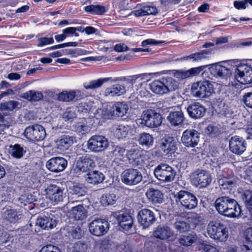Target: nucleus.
<instances>
[{"label":"nucleus","instance_id":"nucleus-59","mask_svg":"<svg viewBox=\"0 0 252 252\" xmlns=\"http://www.w3.org/2000/svg\"><path fill=\"white\" fill-rule=\"evenodd\" d=\"M38 47H42L46 45L53 44L54 42V39L52 37L48 38L46 37L38 38L37 39Z\"/></svg>","mask_w":252,"mask_h":252},{"label":"nucleus","instance_id":"nucleus-46","mask_svg":"<svg viewBox=\"0 0 252 252\" xmlns=\"http://www.w3.org/2000/svg\"><path fill=\"white\" fill-rule=\"evenodd\" d=\"M219 184L222 189H229L236 186V181L234 179L223 178L219 180Z\"/></svg>","mask_w":252,"mask_h":252},{"label":"nucleus","instance_id":"nucleus-15","mask_svg":"<svg viewBox=\"0 0 252 252\" xmlns=\"http://www.w3.org/2000/svg\"><path fill=\"white\" fill-rule=\"evenodd\" d=\"M88 199L82 200H75L69 202V204H74L70 210L71 217L75 220H83L85 219L88 216V211L84 206L83 202L88 201Z\"/></svg>","mask_w":252,"mask_h":252},{"label":"nucleus","instance_id":"nucleus-14","mask_svg":"<svg viewBox=\"0 0 252 252\" xmlns=\"http://www.w3.org/2000/svg\"><path fill=\"white\" fill-rule=\"evenodd\" d=\"M95 166V163L90 156L86 155L77 158L74 170L76 173L89 172Z\"/></svg>","mask_w":252,"mask_h":252},{"label":"nucleus","instance_id":"nucleus-24","mask_svg":"<svg viewBox=\"0 0 252 252\" xmlns=\"http://www.w3.org/2000/svg\"><path fill=\"white\" fill-rule=\"evenodd\" d=\"M116 218L120 226L124 230L128 231L132 226L133 220L132 217L128 214L116 213Z\"/></svg>","mask_w":252,"mask_h":252},{"label":"nucleus","instance_id":"nucleus-2","mask_svg":"<svg viewBox=\"0 0 252 252\" xmlns=\"http://www.w3.org/2000/svg\"><path fill=\"white\" fill-rule=\"evenodd\" d=\"M215 206L220 215L228 218H234L241 216V206L236 200L229 196H224L217 198Z\"/></svg>","mask_w":252,"mask_h":252},{"label":"nucleus","instance_id":"nucleus-61","mask_svg":"<svg viewBox=\"0 0 252 252\" xmlns=\"http://www.w3.org/2000/svg\"><path fill=\"white\" fill-rule=\"evenodd\" d=\"M206 133L212 137H216L218 135V128L212 125H209L205 129Z\"/></svg>","mask_w":252,"mask_h":252},{"label":"nucleus","instance_id":"nucleus-63","mask_svg":"<svg viewBox=\"0 0 252 252\" xmlns=\"http://www.w3.org/2000/svg\"><path fill=\"white\" fill-rule=\"evenodd\" d=\"M40 252H61V251L57 246L47 245L41 249Z\"/></svg>","mask_w":252,"mask_h":252},{"label":"nucleus","instance_id":"nucleus-13","mask_svg":"<svg viewBox=\"0 0 252 252\" xmlns=\"http://www.w3.org/2000/svg\"><path fill=\"white\" fill-rule=\"evenodd\" d=\"M109 229V223L102 219H95L89 224V230L94 236L99 237L106 234Z\"/></svg>","mask_w":252,"mask_h":252},{"label":"nucleus","instance_id":"nucleus-54","mask_svg":"<svg viewBox=\"0 0 252 252\" xmlns=\"http://www.w3.org/2000/svg\"><path fill=\"white\" fill-rule=\"evenodd\" d=\"M165 81L167 93L170 91H175L178 88L179 83L176 80H163Z\"/></svg>","mask_w":252,"mask_h":252},{"label":"nucleus","instance_id":"nucleus-9","mask_svg":"<svg viewBox=\"0 0 252 252\" xmlns=\"http://www.w3.org/2000/svg\"><path fill=\"white\" fill-rule=\"evenodd\" d=\"M212 180V176L208 171L197 169L192 173V185L200 189L207 187L211 184Z\"/></svg>","mask_w":252,"mask_h":252},{"label":"nucleus","instance_id":"nucleus-12","mask_svg":"<svg viewBox=\"0 0 252 252\" xmlns=\"http://www.w3.org/2000/svg\"><path fill=\"white\" fill-rule=\"evenodd\" d=\"M24 133L27 138L34 141H42L46 135L44 127L38 124L27 127Z\"/></svg>","mask_w":252,"mask_h":252},{"label":"nucleus","instance_id":"nucleus-27","mask_svg":"<svg viewBox=\"0 0 252 252\" xmlns=\"http://www.w3.org/2000/svg\"><path fill=\"white\" fill-rule=\"evenodd\" d=\"M75 141V137L68 134H64L61 135L59 139L56 141V144L58 149L62 151H64L71 146Z\"/></svg>","mask_w":252,"mask_h":252},{"label":"nucleus","instance_id":"nucleus-56","mask_svg":"<svg viewBox=\"0 0 252 252\" xmlns=\"http://www.w3.org/2000/svg\"><path fill=\"white\" fill-rule=\"evenodd\" d=\"M189 221L193 223L195 226L202 224L203 222V218L196 213L191 214L188 217Z\"/></svg>","mask_w":252,"mask_h":252},{"label":"nucleus","instance_id":"nucleus-10","mask_svg":"<svg viewBox=\"0 0 252 252\" xmlns=\"http://www.w3.org/2000/svg\"><path fill=\"white\" fill-rule=\"evenodd\" d=\"M122 182L127 186H135L143 180L141 172L138 169L129 168L125 169L121 175Z\"/></svg>","mask_w":252,"mask_h":252},{"label":"nucleus","instance_id":"nucleus-53","mask_svg":"<svg viewBox=\"0 0 252 252\" xmlns=\"http://www.w3.org/2000/svg\"><path fill=\"white\" fill-rule=\"evenodd\" d=\"M88 245L85 242L78 241L74 245L72 252H87Z\"/></svg>","mask_w":252,"mask_h":252},{"label":"nucleus","instance_id":"nucleus-47","mask_svg":"<svg viewBox=\"0 0 252 252\" xmlns=\"http://www.w3.org/2000/svg\"><path fill=\"white\" fill-rule=\"evenodd\" d=\"M75 92L70 91H63L58 94V99L63 101H70L75 98Z\"/></svg>","mask_w":252,"mask_h":252},{"label":"nucleus","instance_id":"nucleus-33","mask_svg":"<svg viewBox=\"0 0 252 252\" xmlns=\"http://www.w3.org/2000/svg\"><path fill=\"white\" fill-rule=\"evenodd\" d=\"M104 179V175L102 172L97 170L88 172L86 177V180L88 183L94 185L102 183Z\"/></svg>","mask_w":252,"mask_h":252},{"label":"nucleus","instance_id":"nucleus-26","mask_svg":"<svg viewBox=\"0 0 252 252\" xmlns=\"http://www.w3.org/2000/svg\"><path fill=\"white\" fill-rule=\"evenodd\" d=\"M167 120L172 126H180L183 124L185 117L181 110L171 111L167 117Z\"/></svg>","mask_w":252,"mask_h":252},{"label":"nucleus","instance_id":"nucleus-35","mask_svg":"<svg viewBox=\"0 0 252 252\" xmlns=\"http://www.w3.org/2000/svg\"><path fill=\"white\" fill-rule=\"evenodd\" d=\"M8 150L9 154L13 158L17 159L22 158L26 152V149L18 144L10 145Z\"/></svg>","mask_w":252,"mask_h":252},{"label":"nucleus","instance_id":"nucleus-19","mask_svg":"<svg viewBox=\"0 0 252 252\" xmlns=\"http://www.w3.org/2000/svg\"><path fill=\"white\" fill-rule=\"evenodd\" d=\"M67 165V161L62 157H54L47 161L46 167L53 172H60L65 169Z\"/></svg>","mask_w":252,"mask_h":252},{"label":"nucleus","instance_id":"nucleus-16","mask_svg":"<svg viewBox=\"0 0 252 252\" xmlns=\"http://www.w3.org/2000/svg\"><path fill=\"white\" fill-rule=\"evenodd\" d=\"M137 217L138 222L145 229L153 225L157 220L155 213L146 208L140 210Z\"/></svg>","mask_w":252,"mask_h":252},{"label":"nucleus","instance_id":"nucleus-23","mask_svg":"<svg viewBox=\"0 0 252 252\" xmlns=\"http://www.w3.org/2000/svg\"><path fill=\"white\" fill-rule=\"evenodd\" d=\"M126 156L129 163L132 165H142L144 163L142 152L138 149H130L127 152Z\"/></svg>","mask_w":252,"mask_h":252},{"label":"nucleus","instance_id":"nucleus-51","mask_svg":"<svg viewBox=\"0 0 252 252\" xmlns=\"http://www.w3.org/2000/svg\"><path fill=\"white\" fill-rule=\"evenodd\" d=\"M252 80H244V81H240L239 80H233L228 83V86L235 89H243L244 88L243 85L246 84H250Z\"/></svg>","mask_w":252,"mask_h":252},{"label":"nucleus","instance_id":"nucleus-58","mask_svg":"<svg viewBox=\"0 0 252 252\" xmlns=\"http://www.w3.org/2000/svg\"><path fill=\"white\" fill-rule=\"evenodd\" d=\"M76 114L74 110L70 108L67 109L65 111L63 114V118L65 121L72 120L74 118H76Z\"/></svg>","mask_w":252,"mask_h":252},{"label":"nucleus","instance_id":"nucleus-48","mask_svg":"<svg viewBox=\"0 0 252 252\" xmlns=\"http://www.w3.org/2000/svg\"><path fill=\"white\" fill-rule=\"evenodd\" d=\"M19 103L14 100H9L1 103L0 105V110L2 111H12L18 107Z\"/></svg>","mask_w":252,"mask_h":252},{"label":"nucleus","instance_id":"nucleus-29","mask_svg":"<svg viewBox=\"0 0 252 252\" xmlns=\"http://www.w3.org/2000/svg\"><path fill=\"white\" fill-rule=\"evenodd\" d=\"M56 221L50 216H39L36 219V224L43 229L53 228L56 225Z\"/></svg>","mask_w":252,"mask_h":252},{"label":"nucleus","instance_id":"nucleus-25","mask_svg":"<svg viewBox=\"0 0 252 252\" xmlns=\"http://www.w3.org/2000/svg\"><path fill=\"white\" fill-rule=\"evenodd\" d=\"M23 215L22 212L16 209H7L3 213V218L4 220L9 223H18L23 219Z\"/></svg>","mask_w":252,"mask_h":252},{"label":"nucleus","instance_id":"nucleus-4","mask_svg":"<svg viewBox=\"0 0 252 252\" xmlns=\"http://www.w3.org/2000/svg\"><path fill=\"white\" fill-rule=\"evenodd\" d=\"M214 93V86L208 80L198 81L192 85L191 94L199 98H206Z\"/></svg>","mask_w":252,"mask_h":252},{"label":"nucleus","instance_id":"nucleus-52","mask_svg":"<svg viewBox=\"0 0 252 252\" xmlns=\"http://www.w3.org/2000/svg\"><path fill=\"white\" fill-rule=\"evenodd\" d=\"M168 71H163L162 72H158L156 73H142L137 75H134L132 76H128L127 77L128 78H135V79H138L139 78H141V79H143L144 78H153V77H158L160 75L162 74L163 73H166Z\"/></svg>","mask_w":252,"mask_h":252},{"label":"nucleus","instance_id":"nucleus-32","mask_svg":"<svg viewBox=\"0 0 252 252\" xmlns=\"http://www.w3.org/2000/svg\"><path fill=\"white\" fill-rule=\"evenodd\" d=\"M172 235L170 228L167 226L158 225L153 232L155 237L161 240H166L169 238Z\"/></svg>","mask_w":252,"mask_h":252},{"label":"nucleus","instance_id":"nucleus-45","mask_svg":"<svg viewBox=\"0 0 252 252\" xmlns=\"http://www.w3.org/2000/svg\"><path fill=\"white\" fill-rule=\"evenodd\" d=\"M35 200L34 197L30 193H26L21 195L20 197L18 198V202L19 205L22 207L25 206L28 204H32Z\"/></svg>","mask_w":252,"mask_h":252},{"label":"nucleus","instance_id":"nucleus-18","mask_svg":"<svg viewBox=\"0 0 252 252\" xmlns=\"http://www.w3.org/2000/svg\"><path fill=\"white\" fill-rule=\"evenodd\" d=\"M159 147L165 155L174 154L176 149V142L173 137L165 135L159 141Z\"/></svg>","mask_w":252,"mask_h":252},{"label":"nucleus","instance_id":"nucleus-50","mask_svg":"<svg viewBox=\"0 0 252 252\" xmlns=\"http://www.w3.org/2000/svg\"><path fill=\"white\" fill-rule=\"evenodd\" d=\"M175 228L181 232H184L188 230L190 227L189 224L183 220H177L174 224Z\"/></svg>","mask_w":252,"mask_h":252},{"label":"nucleus","instance_id":"nucleus-6","mask_svg":"<svg viewBox=\"0 0 252 252\" xmlns=\"http://www.w3.org/2000/svg\"><path fill=\"white\" fill-rule=\"evenodd\" d=\"M140 124L150 128H156L161 125L162 117L155 110L147 109L143 111Z\"/></svg>","mask_w":252,"mask_h":252},{"label":"nucleus","instance_id":"nucleus-49","mask_svg":"<svg viewBox=\"0 0 252 252\" xmlns=\"http://www.w3.org/2000/svg\"><path fill=\"white\" fill-rule=\"evenodd\" d=\"M129 130L128 126L119 125L115 131V134L119 139L123 138L128 135Z\"/></svg>","mask_w":252,"mask_h":252},{"label":"nucleus","instance_id":"nucleus-30","mask_svg":"<svg viewBox=\"0 0 252 252\" xmlns=\"http://www.w3.org/2000/svg\"><path fill=\"white\" fill-rule=\"evenodd\" d=\"M128 110L127 105L123 102H117L111 107L110 114L112 116L122 117L125 115Z\"/></svg>","mask_w":252,"mask_h":252},{"label":"nucleus","instance_id":"nucleus-22","mask_svg":"<svg viewBox=\"0 0 252 252\" xmlns=\"http://www.w3.org/2000/svg\"><path fill=\"white\" fill-rule=\"evenodd\" d=\"M63 189L56 185H50L46 189L48 198L53 202L57 203L63 201Z\"/></svg>","mask_w":252,"mask_h":252},{"label":"nucleus","instance_id":"nucleus-3","mask_svg":"<svg viewBox=\"0 0 252 252\" xmlns=\"http://www.w3.org/2000/svg\"><path fill=\"white\" fill-rule=\"evenodd\" d=\"M207 233L210 238L219 242H225L228 237L226 225L220 220L210 221L207 226Z\"/></svg>","mask_w":252,"mask_h":252},{"label":"nucleus","instance_id":"nucleus-21","mask_svg":"<svg viewBox=\"0 0 252 252\" xmlns=\"http://www.w3.org/2000/svg\"><path fill=\"white\" fill-rule=\"evenodd\" d=\"M187 111L191 118L196 120L202 118L206 113V109L200 103L193 102L188 106Z\"/></svg>","mask_w":252,"mask_h":252},{"label":"nucleus","instance_id":"nucleus-7","mask_svg":"<svg viewBox=\"0 0 252 252\" xmlns=\"http://www.w3.org/2000/svg\"><path fill=\"white\" fill-rule=\"evenodd\" d=\"M174 198L176 203H180L185 209L191 210L197 207L198 200L192 193L182 190L174 194Z\"/></svg>","mask_w":252,"mask_h":252},{"label":"nucleus","instance_id":"nucleus-1","mask_svg":"<svg viewBox=\"0 0 252 252\" xmlns=\"http://www.w3.org/2000/svg\"><path fill=\"white\" fill-rule=\"evenodd\" d=\"M226 61L220 62L211 64L209 67L210 71L213 76L218 78L227 79L233 76L234 79L238 78H250L252 79V67L246 64L236 65L231 68L227 67L222 65Z\"/></svg>","mask_w":252,"mask_h":252},{"label":"nucleus","instance_id":"nucleus-57","mask_svg":"<svg viewBox=\"0 0 252 252\" xmlns=\"http://www.w3.org/2000/svg\"><path fill=\"white\" fill-rule=\"evenodd\" d=\"M86 188L81 186H74L72 189V193L78 197L83 196L86 194Z\"/></svg>","mask_w":252,"mask_h":252},{"label":"nucleus","instance_id":"nucleus-36","mask_svg":"<svg viewBox=\"0 0 252 252\" xmlns=\"http://www.w3.org/2000/svg\"><path fill=\"white\" fill-rule=\"evenodd\" d=\"M137 141L139 144L147 148L153 145L154 138L152 135L146 132H143L137 136Z\"/></svg>","mask_w":252,"mask_h":252},{"label":"nucleus","instance_id":"nucleus-55","mask_svg":"<svg viewBox=\"0 0 252 252\" xmlns=\"http://www.w3.org/2000/svg\"><path fill=\"white\" fill-rule=\"evenodd\" d=\"M104 80H94L91 81L89 84L84 83V87L86 89H94L102 86ZM106 81L107 80H105Z\"/></svg>","mask_w":252,"mask_h":252},{"label":"nucleus","instance_id":"nucleus-5","mask_svg":"<svg viewBox=\"0 0 252 252\" xmlns=\"http://www.w3.org/2000/svg\"><path fill=\"white\" fill-rule=\"evenodd\" d=\"M211 64L208 65H203L197 67H193L188 70H173L172 72L174 77L177 79H187L189 77H193L197 76L200 73L203 79L209 78V72L204 71L205 68L207 66H210ZM210 70V69H209ZM209 72H210L209 71ZM211 73V72H210Z\"/></svg>","mask_w":252,"mask_h":252},{"label":"nucleus","instance_id":"nucleus-28","mask_svg":"<svg viewBox=\"0 0 252 252\" xmlns=\"http://www.w3.org/2000/svg\"><path fill=\"white\" fill-rule=\"evenodd\" d=\"M136 17H142L150 15H156L158 13V9L154 5L144 4L141 8L132 12Z\"/></svg>","mask_w":252,"mask_h":252},{"label":"nucleus","instance_id":"nucleus-8","mask_svg":"<svg viewBox=\"0 0 252 252\" xmlns=\"http://www.w3.org/2000/svg\"><path fill=\"white\" fill-rule=\"evenodd\" d=\"M154 173L159 181L163 182H171L174 180L176 172L171 166L161 163L155 168Z\"/></svg>","mask_w":252,"mask_h":252},{"label":"nucleus","instance_id":"nucleus-39","mask_svg":"<svg viewBox=\"0 0 252 252\" xmlns=\"http://www.w3.org/2000/svg\"><path fill=\"white\" fill-rule=\"evenodd\" d=\"M117 199L116 194L113 191H109L103 194L101 198L100 202L103 206H106L113 205Z\"/></svg>","mask_w":252,"mask_h":252},{"label":"nucleus","instance_id":"nucleus-64","mask_svg":"<svg viewBox=\"0 0 252 252\" xmlns=\"http://www.w3.org/2000/svg\"><path fill=\"white\" fill-rule=\"evenodd\" d=\"M243 177L245 180L252 183V166H249L245 170Z\"/></svg>","mask_w":252,"mask_h":252},{"label":"nucleus","instance_id":"nucleus-40","mask_svg":"<svg viewBox=\"0 0 252 252\" xmlns=\"http://www.w3.org/2000/svg\"><path fill=\"white\" fill-rule=\"evenodd\" d=\"M43 95L41 92L30 90L22 94V97L30 101H38L43 98Z\"/></svg>","mask_w":252,"mask_h":252},{"label":"nucleus","instance_id":"nucleus-37","mask_svg":"<svg viewBox=\"0 0 252 252\" xmlns=\"http://www.w3.org/2000/svg\"><path fill=\"white\" fill-rule=\"evenodd\" d=\"M67 230L69 238L73 239H80L84 235L83 231L78 225L68 226Z\"/></svg>","mask_w":252,"mask_h":252},{"label":"nucleus","instance_id":"nucleus-60","mask_svg":"<svg viewBox=\"0 0 252 252\" xmlns=\"http://www.w3.org/2000/svg\"><path fill=\"white\" fill-rule=\"evenodd\" d=\"M242 198L245 202L246 206L247 205L252 204V191L250 190L244 191Z\"/></svg>","mask_w":252,"mask_h":252},{"label":"nucleus","instance_id":"nucleus-31","mask_svg":"<svg viewBox=\"0 0 252 252\" xmlns=\"http://www.w3.org/2000/svg\"><path fill=\"white\" fill-rule=\"evenodd\" d=\"M146 196L153 204H160L163 200L162 193L159 190L153 188H150L146 191Z\"/></svg>","mask_w":252,"mask_h":252},{"label":"nucleus","instance_id":"nucleus-17","mask_svg":"<svg viewBox=\"0 0 252 252\" xmlns=\"http://www.w3.org/2000/svg\"><path fill=\"white\" fill-rule=\"evenodd\" d=\"M199 133L195 129H186L183 132L182 143L187 147L194 148L198 145L199 141Z\"/></svg>","mask_w":252,"mask_h":252},{"label":"nucleus","instance_id":"nucleus-41","mask_svg":"<svg viewBox=\"0 0 252 252\" xmlns=\"http://www.w3.org/2000/svg\"><path fill=\"white\" fill-rule=\"evenodd\" d=\"M126 92V87L124 85L120 84L114 85L106 90V93L112 96L114 95L120 96L125 94Z\"/></svg>","mask_w":252,"mask_h":252},{"label":"nucleus","instance_id":"nucleus-43","mask_svg":"<svg viewBox=\"0 0 252 252\" xmlns=\"http://www.w3.org/2000/svg\"><path fill=\"white\" fill-rule=\"evenodd\" d=\"M196 235L194 233H189L183 235L179 239V243L184 246L191 245L196 240Z\"/></svg>","mask_w":252,"mask_h":252},{"label":"nucleus","instance_id":"nucleus-34","mask_svg":"<svg viewBox=\"0 0 252 252\" xmlns=\"http://www.w3.org/2000/svg\"><path fill=\"white\" fill-rule=\"evenodd\" d=\"M151 90L155 94H163L167 93V89L164 81L160 80H155L150 85Z\"/></svg>","mask_w":252,"mask_h":252},{"label":"nucleus","instance_id":"nucleus-44","mask_svg":"<svg viewBox=\"0 0 252 252\" xmlns=\"http://www.w3.org/2000/svg\"><path fill=\"white\" fill-rule=\"evenodd\" d=\"M12 122V119L9 114H0V128L4 131L9 128Z\"/></svg>","mask_w":252,"mask_h":252},{"label":"nucleus","instance_id":"nucleus-42","mask_svg":"<svg viewBox=\"0 0 252 252\" xmlns=\"http://www.w3.org/2000/svg\"><path fill=\"white\" fill-rule=\"evenodd\" d=\"M84 9L86 12L92 14L102 15L106 11L105 7L101 5H90Z\"/></svg>","mask_w":252,"mask_h":252},{"label":"nucleus","instance_id":"nucleus-38","mask_svg":"<svg viewBox=\"0 0 252 252\" xmlns=\"http://www.w3.org/2000/svg\"><path fill=\"white\" fill-rule=\"evenodd\" d=\"M214 50L212 49H206L202 50L201 52L198 53H196L194 54H192L189 56L185 57L180 59H178V60H188L189 59H192L194 61H198L202 60L203 59H205L208 57V55H210L212 54Z\"/></svg>","mask_w":252,"mask_h":252},{"label":"nucleus","instance_id":"nucleus-62","mask_svg":"<svg viewBox=\"0 0 252 252\" xmlns=\"http://www.w3.org/2000/svg\"><path fill=\"white\" fill-rule=\"evenodd\" d=\"M243 100L247 107L252 109V93L246 94L243 96Z\"/></svg>","mask_w":252,"mask_h":252},{"label":"nucleus","instance_id":"nucleus-20","mask_svg":"<svg viewBox=\"0 0 252 252\" xmlns=\"http://www.w3.org/2000/svg\"><path fill=\"white\" fill-rule=\"evenodd\" d=\"M246 145L245 140L237 135L232 137L229 140L230 150L237 155H241L245 152Z\"/></svg>","mask_w":252,"mask_h":252},{"label":"nucleus","instance_id":"nucleus-11","mask_svg":"<svg viewBox=\"0 0 252 252\" xmlns=\"http://www.w3.org/2000/svg\"><path fill=\"white\" fill-rule=\"evenodd\" d=\"M108 146L107 139L104 136L98 135L91 136L87 143L88 149L95 153L104 151Z\"/></svg>","mask_w":252,"mask_h":252}]
</instances>
